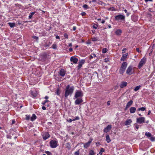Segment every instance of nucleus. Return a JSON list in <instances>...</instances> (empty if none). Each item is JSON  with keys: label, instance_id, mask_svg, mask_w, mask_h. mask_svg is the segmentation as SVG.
I'll return each mask as SVG.
<instances>
[{"label": "nucleus", "instance_id": "4be33fe9", "mask_svg": "<svg viewBox=\"0 0 155 155\" xmlns=\"http://www.w3.org/2000/svg\"><path fill=\"white\" fill-rule=\"evenodd\" d=\"M106 141H107V143H109L110 142L111 140L110 139V137H109V135L107 134L106 135Z\"/></svg>", "mask_w": 155, "mask_h": 155}, {"label": "nucleus", "instance_id": "6e6552de", "mask_svg": "<svg viewBox=\"0 0 155 155\" xmlns=\"http://www.w3.org/2000/svg\"><path fill=\"white\" fill-rule=\"evenodd\" d=\"M145 118L143 117H141L136 119V122L139 124H141L144 123Z\"/></svg>", "mask_w": 155, "mask_h": 155}, {"label": "nucleus", "instance_id": "5701e85b", "mask_svg": "<svg viewBox=\"0 0 155 155\" xmlns=\"http://www.w3.org/2000/svg\"><path fill=\"white\" fill-rule=\"evenodd\" d=\"M122 31L120 29L117 30L115 32V34L117 35H120Z\"/></svg>", "mask_w": 155, "mask_h": 155}, {"label": "nucleus", "instance_id": "774afa93", "mask_svg": "<svg viewBox=\"0 0 155 155\" xmlns=\"http://www.w3.org/2000/svg\"><path fill=\"white\" fill-rule=\"evenodd\" d=\"M46 104L45 102H42V104H43V105H45V104Z\"/></svg>", "mask_w": 155, "mask_h": 155}, {"label": "nucleus", "instance_id": "13d9d810", "mask_svg": "<svg viewBox=\"0 0 155 155\" xmlns=\"http://www.w3.org/2000/svg\"><path fill=\"white\" fill-rule=\"evenodd\" d=\"M55 38L56 39H60V38L59 37L58 35L56 36Z\"/></svg>", "mask_w": 155, "mask_h": 155}, {"label": "nucleus", "instance_id": "69168bd1", "mask_svg": "<svg viewBox=\"0 0 155 155\" xmlns=\"http://www.w3.org/2000/svg\"><path fill=\"white\" fill-rule=\"evenodd\" d=\"M105 22V20H103L101 22V23H102V24H104Z\"/></svg>", "mask_w": 155, "mask_h": 155}, {"label": "nucleus", "instance_id": "680f3d73", "mask_svg": "<svg viewBox=\"0 0 155 155\" xmlns=\"http://www.w3.org/2000/svg\"><path fill=\"white\" fill-rule=\"evenodd\" d=\"M69 47H71L72 46V43H69Z\"/></svg>", "mask_w": 155, "mask_h": 155}, {"label": "nucleus", "instance_id": "6ab92c4d", "mask_svg": "<svg viewBox=\"0 0 155 155\" xmlns=\"http://www.w3.org/2000/svg\"><path fill=\"white\" fill-rule=\"evenodd\" d=\"M128 53H126L125 54L123 55L122 56L120 60L121 61H124L126 59L128 55Z\"/></svg>", "mask_w": 155, "mask_h": 155}, {"label": "nucleus", "instance_id": "393cba45", "mask_svg": "<svg viewBox=\"0 0 155 155\" xmlns=\"http://www.w3.org/2000/svg\"><path fill=\"white\" fill-rule=\"evenodd\" d=\"M146 108L145 107H140V108H139L137 109V111H138L141 110V111H144L146 110Z\"/></svg>", "mask_w": 155, "mask_h": 155}, {"label": "nucleus", "instance_id": "09e8293b", "mask_svg": "<svg viewBox=\"0 0 155 155\" xmlns=\"http://www.w3.org/2000/svg\"><path fill=\"white\" fill-rule=\"evenodd\" d=\"M33 38L34 39L38 40V37L36 36H34L33 37Z\"/></svg>", "mask_w": 155, "mask_h": 155}, {"label": "nucleus", "instance_id": "8fccbe9b", "mask_svg": "<svg viewBox=\"0 0 155 155\" xmlns=\"http://www.w3.org/2000/svg\"><path fill=\"white\" fill-rule=\"evenodd\" d=\"M73 121V119L72 120L71 119H69L68 120V122H71L72 121Z\"/></svg>", "mask_w": 155, "mask_h": 155}, {"label": "nucleus", "instance_id": "f257e3e1", "mask_svg": "<svg viewBox=\"0 0 155 155\" xmlns=\"http://www.w3.org/2000/svg\"><path fill=\"white\" fill-rule=\"evenodd\" d=\"M74 90V86L70 87L69 85H68L66 87L65 90V97L67 98L69 95H71L73 93Z\"/></svg>", "mask_w": 155, "mask_h": 155}, {"label": "nucleus", "instance_id": "7c9ffc66", "mask_svg": "<svg viewBox=\"0 0 155 155\" xmlns=\"http://www.w3.org/2000/svg\"><path fill=\"white\" fill-rule=\"evenodd\" d=\"M104 150L103 148H101V149L100 152L99 153V154H100L99 155H102V153L104 152Z\"/></svg>", "mask_w": 155, "mask_h": 155}, {"label": "nucleus", "instance_id": "bf43d9fd", "mask_svg": "<svg viewBox=\"0 0 155 155\" xmlns=\"http://www.w3.org/2000/svg\"><path fill=\"white\" fill-rule=\"evenodd\" d=\"M145 2H147L148 1L152 2V0H145Z\"/></svg>", "mask_w": 155, "mask_h": 155}, {"label": "nucleus", "instance_id": "0e129e2a", "mask_svg": "<svg viewBox=\"0 0 155 155\" xmlns=\"http://www.w3.org/2000/svg\"><path fill=\"white\" fill-rule=\"evenodd\" d=\"M45 98L46 100L48 99V97L47 96H45Z\"/></svg>", "mask_w": 155, "mask_h": 155}, {"label": "nucleus", "instance_id": "a18cd8bd", "mask_svg": "<svg viewBox=\"0 0 155 155\" xmlns=\"http://www.w3.org/2000/svg\"><path fill=\"white\" fill-rule=\"evenodd\" d=\"M81 15L82 16H85L86 15V13L84 12H83L81 13Z\"/></svg>", "mask_w": 155, "mask_h": 155}, {"label": "nucleus", "instance_id": "2eb2a0df", "mask_svg": "<svg viewBox=\"0 0 155 155\" xmlns=\"http://www.w3.org/2000/svg\"><path fill=\"white\" fill-rule=\"evenodd\" d=\"M127 82L125 81H122L121 82L119 86L121 88H123L127 86Z\"/></svg>", "mask_w": 155, "mask_h": 155}, {"label": "nucleus", "instance_id": "6e6d98bb", "mask_svg": "<svg viewBox=\"0 0 155 155\" xmlns=\"http://www.w3.org/2000/svg\"><path fill=\"white\" fill-rule=\"evenodd\" d=\"M97 26H96L94 25L93 26V28H94L95 29H97Z\"/></svg>", "mask_w": 155, "mask_h": 155}, {"label": "nucleus", "instance_id": "e2e57ef3", "mask_svg": "<svg viewBox=\"0 0 155 155\" xmlns=\"http://www.w3.org/2000/svg\"><path fill=\"white\" fill-rule=\"evenodd\" d=\"M126 13H127V16H128L130 14V13H129V12H127Z\"/></svg>", "mask_w": 155, "mask_h": 155}, {"label": "nucleus", "instance_id": "ea45409f", "mask_svg": "<svg viewBox=\"0 0 155 155\" xmlns=\"http://www.w3.org/2000/svg\"><path fill=\"white\" fill-rule=\"evenodd\" d=\"M83 7L85 9H87L88 8V6L87 5L85 4L83 5Z\"/></svg>", "mask_w": 155, "mask_h": 155}, {"label": "nucleus", "instance_id": "dca6fc26", "mask_svg": "<svg viewBox=\"0 0 155 155\" xmlns=\"http://www.w3.org/2000/svg\"><path fill=\"white\" fill-rule=\"evenodd\" d=\"M133 102L132 100H130L129 101L125 107V110H127L132 105Z\"/></svg>", "mask_w": 155, "mask_h": 155}, {"label": "nucleus", "instance_id": "c9c22d12", "mask_svg": "<svg viewBox=\"0 0 155 155\" xmlns=\"http://www.w3.org/2000/svg\"><path fill=\"white\" fill-rule=\"evenodd\" d=\"M55 94L58 95H59L60 94V92L59 89H57L55 92Z\"/></svg>", "mask_w": 155, "mask_h": 155}, {"label": "nucleus", "instance_id": "f03ea898", "mask_svg": "<svg viewBox=\"0 0 155 155\" xmlns=\"http://www.w3.org/2000/svg\"><path fill=\"white\" fill-rule=\"evenodd\" d=\"M127 63L126 62H124L122 64L119 69V72L120 74H123L125 72L126 69L127 67Z\"/></svg>", "mask_w": 155, "mask_h": 155}, {"label": "nucleus", "instance_id": "79ce46f5", "mask_svg": "<svg viewBox=\"0 0 155 155\" xmlns=\"http://www.w3.org/2000/svg\"><path fill=\"white\" fill-rule=\"evenodd\" d=\"M45 153L48 155H51V153L50 152L48 151H45Z\"/></svg>", "mask_w": 155, "mask_h": 155}, {"label": "nucleus", "instance_id": "4c0bfd02", "mask_svg": "<svg viewBox=\"0 0 155 155\" xmlns=\"http://www.w3.org/2000/svg\"><path fill=\"white\" fill-rule=\"evenodd\" d=\"M80 152L79 150H78L75 152L74 153V155H79Z\"/></svg>", "mask_w": 155, "mask_h": 155}, {"label": "nucleus", "instance_id": "49530a36", "mask_svg": "<svg viewBox=\"0 0 155 155\" xmlns=\"http://www.w3.org/2000/svg\"><path fill=\"white\" fill-rule=\"evenodd\" d=\"M136 51L138 52H141V51L140 50V49L139 48H136Z\"/></svg>", "mask_w": 155, "mask_h": 155}, {"label": "nucleus", "instance_id": "1a4fd4ad", "mask_svg": "<svg viewBox=\"0 0 155 155\" xmlns=\"http://www.w3.org/2000/svg\"><path fill=\"white\" fill-rule=\"evenodd\" d=\"M92 140V139L91 138L88 141L85 143H84V147L85 148H87L88 147H89L91 143Z\"/></svg>", "mask_w": 155, "mask_h": 155}, {"label": "nucleus", "instance_id": "4468645a", "mask_svg": "<svg viewBox=\"0 0 155 155\" xmlns=\"http://www.w3.org/2000/svg\"><path fill=\"white\" fill-rule=\"evenodd\" d=\"M83 100L81 98H79L77 99L75 101V105H79L81 103H82Z\"/></svg>", "mask_w": 155, "mask_h": 155}, {"label": "nucleus", "instance_id": "2f4dec72", "mask_svg": "<svg viewBox=\"0 0 155 155\" xmlns=\"http://www.w3.org/2000/svg\"><path fill=\"white\" fill-rule=\"evenodd\" d=\"M107 51V49L106 48H104L102 50V52L103 53H105Z\"/></svg>", "mask_w": 155, "mask_h": 155}, {"label": "nucleus", "instance_id": "412c9836", "mask_svg": "<svg viewBox=\"0 0 155 155\" xmlns=\"http://www.w3.org/2000/svg\"><path fill=\"white\" fill-rule=\"evenodd\" d=\"M31 95L34 97H36L37 95L38 94L37 92L35 91H31Z\"/></svg>", "mask_w": 155, "mask_h": 155}, {"label": "nucleus", "instance_id": "9d476101", "mask_svg": "<svg viewBox=\"0 0 155 155\" xmlns=\"http://www.w3.org/2000/svg\"><path fill=\"white\" fill-rule=\"evenodd\" d=\"M85 62V60L84 59L81 60L78 62V69L79 70L82 67V65Z\"/></svg>", "mask_w": 155, "mask_h": 155}, {"label": "nucleus", "instance_id": "bb28decb", "mask_svg": "<svg viewBox=\"0 0 155 155\" xmlns=\"http://www.w3.org/2000/svg\"><path fill=\"white\" fill-rule=\"evenodd\" d=\"M36 119V116L35 114H33L31 118V120L33 121Z\"/></svg>", "mask_w": 155, "mask_h": 155}, {"label": "nucleus", "instance_id": "39448f33", "mask_svg": "<svg viewBox=\"0 0 155 155\" xmlns=\"http://www.w3.org/2000/svg\"><path fill=\"white\" fill-rule=\"evenodd\" d=\"M146 61V58L145 57L143 58L140 62L138 67L140 69L145 63Z\"/></svg>", "mask_w": 155, "mask_h": 155}, {"label": "nucleus", "instance_id": "aec40b11", "mask_svg": "<svg viewBox=\"0 0 155 155\" xmlns=\"http://www.w3.org/2000/svg\"><path fill=\"white\" fill-rule=\"evenodd\" d=\"M129 110L131 114L134 113L136 111V108L134 107H131L130 108Z\"/></svg>", "mask_w": 155, "mask_h": 155}, {"label": "nucleus", "instance_id": "58836bf2", "mask_svg": "<svg viewBox=\"0 0 155 155\" xmlns=\"http://www.w3.org/2000/svg\"><path fill=\"white\" fill-rule=\"evenodd\" d=\"M96 55L95 54H92V55H91L90 57V59H91L93 58V57H96Z\"/></svg>", "mask_w": 155, "mask_h": 155}, {"label": "nucleus", "instance_id": "f704fd0d", "mask_svg": "<svg viewBox=\"0 0 155 155\" xmlns=\"http://www.w3.org/2000/svg\"><path fill=\"white\" fill-rule=\"evenodd\" d=\"M52 48L54 49H56L57 48V45L56 44H54L52 46Z\"/></svg>", "mask_w": 155, "mask_h": 155}, {"label": "nucleus", "instance_id": "72a5a7b5", "mask_svg": "<svg viewBox=\"0 0 155 155\" xmlns=\"http://www.w3.org/2000/svg\"><path fill=\"white\" fill-rule=\"evenodd\" d=\"M94 153L92 150H91L89 152V155H94Z\"/></svg>", "mask_w": 155, "mask_h": 155}, {"label": "nucleus", "instance_id": "c756f323", "mask_svg": "<svg viewBox=\"0 0 155 155\" xmlns=\"http://www.w3.org/2000/svg\"><path fill=\"white\" fill-rule=\"evenodd\" d=\"M140 87L141 86L140 85L137 86L134 88V90L135 91H137L140 89Z\"/></svg>", "mask_w": 155, "mask_h": 155}, {"label": "nucleus", "instance_id": "ddd939ff", "mask_svg": "<svg viewBox=\"0 0 155 155\" xmlns=\"http://www.w3.org/2000/svg\"><path fill=\"white\" fill-rule=\"evenodd\" d=\"M112 126L111 125H108L104 129V131L105 133L108 132L110 130Z\"/></svg>", "mask_w": 155, "mask_h": 155}, {"label": "nucleus", "instance_id": "cd10ccee", "mask_svg": "<svg viewBox=\"0 0 155 155\" xmlns=\"http://www.w3.org/2000/svg\"><path fill=\"white\" fill-rule=\"evenodd\" d=\"M145 135L148 138L152 136L150 132H146L145 133Z\"/></svg>", "mask_w": 155, "mask_h": 155}, {"label": "nucleus", "instance_id": "37998d69", "mask_svg": "<svg viewBox=\"0 0 155 155\" xmlns=\"http://www.w3.org/2000/svg\"><path fill=\"white\" fill-rule=\"evenodd\" d=\"M64 37L66 38H68V35L67 34H66V33H65L64 34Z\"/></svg>", "mask_w": 155, "mask_h": 155}, {"label": "nucleus", "instance_id": "5fc2aeb1", "mask_svg": "<svg viewBox=\"0 0 155 155\" xmlns=\"http://www.w3.org/2000/svg\"><path fill=\"white\" fill-rule=\"evenodd\" d=\"M76 28L75 26L73 27L72 29L73 31H75L76 30Z\"/></svg>", "mask_w": 155, "mask_h": 155}, {"label": "nucleus", "instance_id": "4d7b16f0", "mask_svg": "<svg viewBox=\"0 0 155 155\" xmlns=\"http://www.w3.org/2000/svg\"><path fill=\"white\" fill-rule=\"evenodd\" d=\"M73 50V49H72V48H70L69 49V51H70V52H71Z\"/></svg>", "mask_w": 155, "mask_h": 155}, {"label": "nucleus", "instance_id": "c03bdc74", "mask_svg": "<svg viewBox=\"0 0 155 155\" xmlns=\"http://www.w3.org/2000/svg\"><path fill=\"white\" fill-rule=\"evenodd\" d=\"M93 75H94V76H97V78H98V74H97V72L96 71H94V73H93Z\"/></svg>", "mask_w": 155, "mask_h": 155}, {"label": "nucleus", "instance_id": "603ef678", "mask_svg": "<svg viewBox=\"0 0 155 155\" xmlns=\"http://www.w3.org/2000/svg\"><path fill=\"white\" fill-rule=\"evenodd\" d=\"M110 101H109L107 102V104L108 106H109L110 105Z\"/></svg>", "mask_w": 155, "mask_h": 155}, {"label": "nucleus", "instance_id": "473e14b6", "mask_svg": "<svg viewBox=\"0 0 155 155\" xmlns=\"http://www.w3.org/2000/svg\"><path fill=\"white\" fill-rule=\"evenodd\" d=\"M150 139L152 141H155V137L153 136H151Z\"/></svg>", "mask_w": 155, "mask_h": 155}, {"label": "nucleus", "instance_id": "e433bc0d", "mask_svg": "<svg viewBox=\"0 0 155 155\" xmlns=\"http://www.w3.org/2000/svg\"><path fill=\"white\" fill-rule=\"evenodd\" d=\"M92 40L93 41H98V39L96 37H94L92 38Z\"/></svg>", "mask_w": 155, "mask_h": 155}, {"label": "nucleus", "instance_id": "423d86ee", "mask_svg": "<svg viewBox=\"0 0 155 155\" xmlns=\"http://www.w3.org/2000/svg\"><path fill=\"white\" fill-rule=\"evenodd\" d=\"M134 72L132 66L131 65L129 66L126 70V74L128 75H130L134 73Z\"/></svg>", "mask_w": 155, "mask_h": 155}, {"label": "nucleus", "instance_id": "864d4df0", "mask_svg": "<svg viewBox=\"0 0 155 155\" xmlns=\"http://www.w3.org/2000/svg\"><path fill=\"white\" fill-rule=\"evenodd\" d=\"M42 108L43 110H45L46 109V107L44 106L42 107Z\"/></svg>", "mask_w": 155, "mask_h": 155}, {"label": "nucleus", "instance_id": "a211bd4d", "mask_svg": "<svg viewBox=\"0 0 155 155\" xmlns=\"http://www.w3.org/2000/svg\"><path fill=\"white\" fill-rule=\"evenodd\" d=\"M132 123V121L131 119H127L124 123V124L125 126H127L130 125Z\"/></svg>", "mask_w": 155, "mask_h": 155}, {"label": "nucleus", "instance_id": "c85d7f7f", "mask_svg": "<svg viewBox=\"0 0 155 155\" xmlns=\"http://www.w3.org/2000/svg\"><path fill=\"white\" fill-rule=\"evenodd\" d=\"M35 12L30 13V14L28 16V18L29 19H31L32 17V16L35 14Z\"/></svg>", "mask_w": 155, "mask_h": 155}, {"label": "nucleus", "instance_id": "b1692460", "mask_svg": "<svg viewBox=\"0 0 155 155\" xmlns=\"http://www.w3.org/2000/svg\"><path fill=\"white\" fill-rule=\"evenodd\" d=\"M131 19L132 20L134 21H136L138 20L137 18L135 16H132L131 17Z\"/></svg>", "mask_w": 155, "mask_h": 155}, {"label": "nucleus", "instance_id": "f3484780", "mask_svg": "<svg viewBox=\"0 0 155 155\" xmlns=\"http://www.w3.org/2000/svg\"><path fill=\"white\" fill-rule=\"evenodd\" d=\"M65 71L63 69H61L60 71V75L62 77H64L65 74Z\"/></svg>", "mask_w": 155, "mask_h": 155}, {"label": "nucleus", "instance_id": "0eeeda50", "mask_svg": "<svg viewBox=\"0 0 155 155\" xmlns=\"http://www.w3.org/2000/svg\"><path fill=\"white\" fill-rule=\"evenodd\" d=\"M125 18V16L122 15H119L116 16L115 17V19L116 20H124Z\"/></svg>", "mask_w": 155, "mask_h": 155}, {"label": "nucleus", "instance_id": "20e7f679", "mask_svg": "<svg viewBox=\"0 0 155 155\" xmlns=\"http://www.w3.org/2000/svg\"><path fill=\"white\" fill-rule=\"evenodd\" d=\"M49 144L51 147L52 148H56L58 145V141L55 140H51Z\"/></svg>", "mask_w": 155, "mask_h": 155}, {"label": "nucleus", "instance_id": "3c124183", "mask_svg": "<svg viewBox=\"0 0 155 155\" xmlns=\"http://www.w3.org/2000/svg\"><path fill=\"white\" fill-rule=\"evenodd\" d=\"M135 127L137 130H138V129L139 128V126L137 124L135 126Z\"/></svg>", "mask_w": 155, "mask_h": 155}, {"label": "nucleus", "instance_id": "338daca9", "mask_svg": "<svg viewBox=\"0 0 155 155\" xmlns=\"http://www.w3.org/2000/svg\"><path fill=\"white\" fill-rule=\"evenodd\" d=\"M151 113V111L150 110H149V111H148V115H149Z\"/></svg>", "mask_w": 155, "mask_h": 155}, {"label": "nucleus", "instance_id": "a19ab883", "mask_svg": "<svg viewBox=\"0 0 155 155\" xmlns=\"http://www.w3.org/2000/svg\"><path fill=\"white\" fill-rule=\"evenodd\" d=\"M79 119V117L77 116V117H76L75 118L73 119V121H75V120H78Z\"/></svg>", "mask_w": 155, "mask_h": 155}, {"label": "nucleus", "instance_id": "052dcab7", "mask_svg": "<svg viewBox=\"0 0 155 155\" xmlns=\"http://www.w3.org/2000/svg\"><path fill=\"white\" fill-rule=\"evenodd\" d=\"M15 122V120H12V124H14Z\"/></svg>", "mask_w": 155, "mask_h": 155}, {"label": "nucleus", "instance_id": "7ed1b4c3", "mask_svg": "<svg viewBox=\"0 0 155 155\" xmlns=\"http://www.w3.org/2000/svg\"><path fill=\"white\" fill-rule=\"evenodd\" d=\"M83 95V93L81 90H76L74 97V99L78 97H81Z\"/></svg>", "mask_w": 155, "mask_h": 155}, {"label": "nucleus", "instance_id": "de8ad7c7", "mask_svg": "<svg viewBox=\"0 0 155 155\" xmlns=\"http://www.w3.org/2000/svg\"><path fill=\"white\" fill-rule=\"evenodd\" d=\"M26 119L27 120H29L30 118V117L27 115H26Z\"/></svg>", "mask_w": 155, "mask_h": 155}, {"label": "nucleus", "instance_id": "f8f14e48", "mask_svg": "<svg viewBox=\"0 0 155 155\" xmlns=\"http://www.w3.org/2000/svg\"><path fill=\"white\" fill-rule=\"evenodd\" d=\"M42 137L44 140H46L49 137L50 135L48 132H45L43 133Z\"/></svg>", "mask_w": 155, "mask_h": 155}, {"label": "nucleus", "instance_id": "a878e982", "mask_svg": "<svg viewBox=\"0 0 155 155\" xmlns=\"http://www.w3.org/2000/svg\"><path fill=\"white\" fill-rule=\"evenodd\" d=\"M8 24L11 28L14 27L15 25V23H14L9 22L8 23Z\"/></svg>", "mask_w": 155, "mask_h": 155}, {"label": "nucleus", "instance_id": "9b49d317", "mask_svg": "<svg viewBox=\"0 0 155 155\" xmlns=\"http://www.w3.org/2000/svg\"><path fill=\"white\" fill-rule=\"evenodd\" d=\"M71 62L73 63L74 64H76L78 62V59L74 56H72L70 58Z\"/></svg>", "mask_w": 155, "mask_h": 155}]
</instances>
